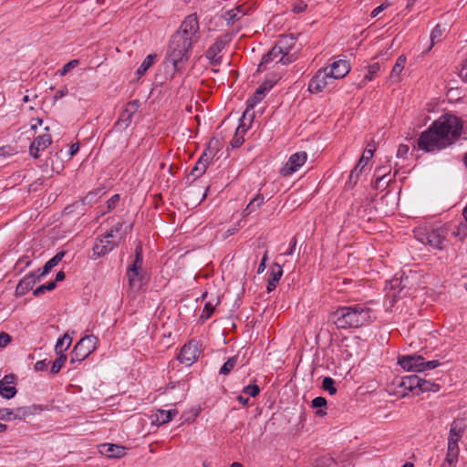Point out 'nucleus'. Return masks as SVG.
I'll list each match as a JSON object with an SVG mask.
<instances>
[{
  "instance_id": "nucleus-19",
  "label": "nucleus",
  "mask_w": 467,
  "mask_h": 467,
  "mask_svg": "<svg viewBox=\"0 0 467 467\" xmlns=\"http://www.w3.org/2000/svg\"><path fill=\"white\" fill-rule=\"evenodd\" d=\"M30 414L28 408L20 407L14 410L7 408L0 409V420H24Z\"/></svg>"
},
{
  "instance_id": "nucleus-52",
  "label": "nucleus",
  "mask_w": 467,
  "mask_h": 467,
  "mask_svg": "<svg viewBox=\"0 0 467 467\" xmlns=\"http://www.w3.org/2000/svg\"><path fill=\"white\" fill-rule=\"evenodd\" d=\"M237 231H238V228L235 226H233L222 234V238L225 239V238L234 234Z\"/></svg>"
},
{
  "instance_id": "nucleus-50",
  "label": "nucleus",
  "mask_w": 467,
  "mask_h": 467,
  "mask_svg": "<svg viewBox=\"0 0 467 467\" xmlns=\"http://www.w3.org/2000/svg\"><path fill=\"white\" fill-rule=\"evenodd\" d=\"M47 368V363L46 360H39L35 364L36 371H44Z\"/></svg>"
},
{
  "instance_id": "nucleus-5",
  "label": "nucleus",
  "mask_w": 467,
  "mask_h": 467,
  "mask_svg": "<svg viewBox=\"0 0 467 467\" xmlns=\"http://www.w3.org/2000/svg\"><path fill=\"white\" fill-rule=\"evenodd\" d=\"M132 223L119 222L96 241L93 246V258L97 259L112 251L114 247L131 231Z\"/></svg>"
},
{
  "instance_id": "nucleus-55",
  "label": "nucleus",
  "mask_w": 467,
  "mask_h": 467,
  "mask_svg": "<svg viewBox=\"0 0 467 467\" xmlns=\"http://www.w3.org/2000/svg\"><path fill=\"white\" fill-rule=\"evenodd\" d=\"M387 7V5H379L378 7H376L372 12H371V16L372 17H376L380 12H382L385 8Z\"/></svg>"
},
{
  "instance_id": "nucleus-10",
  "label": "nucleus",
  "mask_w": 467,
  "mask_h": 467,
  "mask_svg": "<svg viewBox=\"0 0 467 467\" xmlns=\"http://www.w3.org/2000/svg\"><path fill=\"white\" fill-rule=\"evenodd\" d=\"M335 79L326 69L319 70L312 78L308 84V90L311 93H320L334 85Z\"/></svg>"
},
{
  "instance_id": "nucleus-54",
  "label": "nucleus",
  "mask_w": 467,
  "mask_h": 467,
  "mask_svg": "<svg viewBox=\"0 0 467 467\" xmlns=\"http://www.w3.org/2000/svg\"><path fill=\"white\" fill-rule=\"evenodd\" d=\"M243 142H244V138L238 137L236 135L235 138L232 140L231 145L233 148H237V147L241 146Z\"/></svg>"
},
{
  "instance_id": "nucleus-11",
  "label": "nucleus",
  "mask_w": 467,
  "mask_h": 467,
  "mask_svg": "<svg viewBox=\"0 0 467 467\" xmlns=\"http://www.w3.org/2000/svg\"><path fill=\"white\" fill-rule=\"evenodd\" d=\"M307 154L305 151H299L292 154L285 165L280 170L282 176H290L297 171L306 161Z\"/></svg>"
},
{
  "instance_id": "nucleus-39",
  "label": "nucleus",
  "mask_w": 467,
  "mask_h": 467,
  "mask_svg": "<svg viewBox=\"0 0 467 467\" xmlns=\"http://www.w3.org/2000/svg\"><path fill=\"white\" fill-rule=\"evenodd\" d=\"M335 381L331 378H325L322 383V387L325 390L328 391L331 395L337 393V389L334 386Z\"/></svg>"
},
{
  "instance_id": "nucleus-62",
  "label": "nucleus",
  "mask_w": 467,
  "mask_h": 467,
  "mask_svg": "<svg viewBox=\"0 0 467 467\" xmlns=\"http://www.w3.org/2000/svg\"><path fill=\"white\" fill-rule=\"evenodd\" d=\"M42 123H43V120L41 119H36V123L31 124V129L36 130L37 128V126H41Z\"/></svg>"
},
{
  "instance_id": "nucleus-13",
  "label": "nucleus",
  "mask_w": 467,
  "mask_h": 467,
  "mask_svg": "<svg viewBox=\"0 0 467 467\" xmlns=\"http://www.w3.org/2000/svg\"><path fill=\"white\" fill-rule=\"evenodd\" d=\"M200 352L198 343L192 341L182 348L178 358L181 363L191 366L198 359Z\"/></svg>"
},
{
  "instance_id": "nucleus-12",
  "label": "nucleus",
  "mask_w": 467,
  "mask_h": 467,
  "mask_svg": "<svg viewBox=\"0 0 467 467\" xmlns=\"http://www.w3.org/2000/svg\"><path fill=\"white\" fill-rule=\"evenodd\" d=\"M227 36L218 38L206 51L205 57L212 65H218L222 62V51L227 46Z\"/></svg>"
},
{
  "instance_id": "nucleus-42",
  "label": "nucleus",
  "mask_w": 467,
  "mask_h": 467,
  "mask_svg": "<svg viewBox=\"0 0 467 467\" xmlns=\"http://www.w3.org/2000/svg\"><path fill=\"white\" fill-rule=\"evenodd\" d=\"M16 153V150L10 145L0 147V156L7 157L15 155Z\"/></svg>"
},
{
  "instance_id": "nucleus-26",
  "label": "nucleus",
  "mask_w": 467,
  "mask_h": 467,
  "mask_svg": "<svg viewBox=\"0 0 467 467\" xmlns=\"http://www.w3.org/2000/svg\"><path fill=\"white\" fill-rule=\"evenodd\" d=\"M219 147H220V144L217 140H210L208 147L203 151L201 158L203 159V161H206L209 163H211L213 161V160L214 159L216 153L218 152Z\"/></svg>"
},
{
  "instance_id": "nucleus-18",
  "label": "nucleus",
  "mask_w": 467,
  "mask_h": 467,
  "mask_svg": "<svg viewBox=\"0 0 467 467\" xmlns=\"http://www.w3.org/2000/svg\"><path fill=\"white\" fill-rule=\"evenodd\" d=\"M39 275L30 273L19 281L16 288V296H22L26 295L40 280Z\"/></svg>"
},
{
  "instance_id": "nucleus-16",
  "label": "nucleus",
  "mask_w": 467,
  "mask_h": 467,
  "mask_svg": "<svg viewBox=\"0 0 467 467\" xmlns=\"http://www.w3.org/2000/svg\"><path fill=\"white\" fill-rule=\"evenodd\" d=\"M52 143L51 135L48 133L36 137L29 147V153L35 159L39 157V153L45 150Z\"/></svg>"
},
{
  "instance_id": "nucleus-49",
  "label": "nucleus",
  "mask_w": 467,
  "mask_h": 467,
  "mask_svg": "<svg viewBox=\"0 0 467 467\" xmlns=\"http://www.w3.org/2000/svg\"><path fill=\"white\" fill-rule=\"evenodd\" d=\"M135 254H136V259H135L134 264L142 265V248H141V246H140V245L137 246V248L135 250Z\"/></svg>"
},
{
  "instance_id": "nucleus-57",
  "label": "nucleus",
  "mask_w": 467,
  "mask_h": 467,
  "mask_svg": "<svg viewBox=\"0 0 467 467\" xmlns=\"http://www.w3.org/2000/svg\"><path fill=\"white\" fill-rule=\"evenodd\" d=\"M296 238H293V239L291 240V247L289 248V251H288V252L285 253V255H291V254H293L294 250H295V248H296Z\"/></svg>"
},
{
  "instance_id": "nucleus-8",
  "label": "nucleus",
  "mask_w": 467,
  "mask_h": 467,
  "mask_svg": "<svg viewBox=\"0 0 467 467\" xmlns=\"http://www.w3.org/2000/svg\"><path fill=\"white\" fill-rule=\"evenodd\" d=\"M99 339L97 337L93 335L83 337L73 348L70 362L74 363L84 360L97 349Z\"/></svg>"
},
{
  "instance_id": "nucleus-6",
  "label": "nucleus",
  "mask_w": 467,
  "mask_h": 467,
  "mask_svg": "<svg viewBox=\"0 0 467 467\" xmlns=\"http://www.w3.org/2000/svg\"><path fill=\"white\" fill-rule=\"evenodd\" d=\"M399 365L406 371L423 372L441 365L439 360L425 361L422 356L408 355L399 358Z\"/></svg>"
},
{
  "instance_id": "nucleus-2",
  "label": "nucleus",
  "mask_w": 467,
  "mask_h": 467,
  "mask_svg": "<svg viewBox=\"0 0 467 467\" xmlns=\"http://www.w3.org/2000/svg\"><path fill=\"white\" fill-rule=\"evenodd\" d=\"M200 39V25L195 14L189 15L173 34L169 51V58L178 70L180 64L188 60L192 46Z\"/></svg>"
},
{
  "instance_id": "nucleus-45",
  "label": "nucleus",
  "mask_w": 467,
  "mask_h": 467,
  "mask_svg": "<svg viewBox=\"0 0 467 467\" xmlns=\"http://www.w3.org/2000/svg\"><path fill=\"white\" fill-rule=\"evenodd\" d=\"M78 65V61L76 59L71 60L68 63L65 64L61 70V76L66 75L67 72H69L71 69H73Z\"/></svg>"
},
{
  "instance_id": "nucleus-20",
  "label": "nucleus",
  "mask_w": 467,
  "mask_h": 467,
  "mask_svg": "<svg viewBox=\"0 0 467 467\" xmlns=\"http://www.w3.org/2000/svg\"><path fill=\"white\" fill-rule=\"evenodd\" d=\"M99 451L109 458H121L126 454V448L120 445L106 443L100 446Z\"/></svg>"
},
{
  "instance_id": "nucleus-35",
  "label": "nucleus",
  "mask_w": 467,
  "mask_h": 467,
  "mask_svg": "<svg viewBox=\"0 0 467 467\" xmlns=\"http://www.w3.org/2000/svg\"><path fill=\"white\" fill-rule=\"evenodd\" d=\"M218 302H219L218 299H216V302L214 304H213L212 302H207L203 307L202 313L201 315V318L203 320L208 319L213 313Z\"/></svg>"
},
{
  "instance_id": "nucleus-53",
  "label": "nucleus",
  "mask_w": 467,
  "mask_h": 467,
  "mask_svg": "<svg viewBox=\"0 0 467 467\" xmlns=\"http://www.w3.org/2000/svg\"><path fill=\"white\" fill-rule=\"evenodd\" d=\"M68 90L67 88H63L59 90H57L54 96V99L55 100H57L63 97H65L67 94Z\"/></svg>"
},
{
  "instance_id": "nucleus-38",
  "label": "nucleus",
  "mask_w": 467,
  "mask_h": 467,
  "mask_svg": "<svg viewBox=\"0 0 467 467\" xmlns=\"http://www.w3.org/2000/svg\"><path fill=\"white\" fill-rule=\"evenodd\" d=\"M453 235L460 240H463L465 237H467V222L460 223L453 232Z\"/></svg>"
},
{
  "instance_id": "nucleus-51",
  "label": "nucleus",
  "mask_w": 467,
  "mask_h": 467,
  "mask_svg": "<svg viewBox=\"0 0 467 467\" xmlns=\"http://www.w3.org/2000/svg\"><path fill=\"white\" fill-rule=\"evenodd\" d=\"M409 151V147L407 145L401 144L399 146L397 155L399 157H404L407 155Z\"/></svg>"
},
{
  "instance_id": "nucleus-47",
  "label": "nucleus",
  "mask_w": 467,
  "mask_h": 467,
  "mask_svg": "<svg viewBox=\"0 0 467 467\" xmlns=\"http://www.w3.org/2000/svg\"><path fill=\"white\" fill-rule=\"evenodd\" d=\"M119 202V195L114 194L108 202H107V207L108 211H110L116 207L118 202Z\"/></svg>"
},
{
  "instance_id": "nucleus-4",
  "label": "nucleus",
  "mask_w": 467,
  "mask_h": 467,
  "mask_svg": "<svg viewBox=\"0 0 467 467\" xmlns=\"http://www.w3.org/2000/svg\"><path fill=\"white\" fill-rule=\"evenodd\" d=\"M296 46V39L291 36H282L275 46L265 54L258 66V70H264L276 65H287L295 59L292 53Z\"/></svg>"
},
{
  "instance_id": "nucleus-58",
  "label": "nucleus",
  "mask_w": 467,
  "mask_h": 467,
  "mask_svg": "<svg viewBox=\"0 0 467 467\" xmlns=\"http://www.w3.org/2000/svg\"><path fill=\"white\" fill-rule=\"evenodd\" d=\"M46 286L45 285H39L35 291H34V295L36 296H39V295H42L46 292Z\"/></svg>"
},
{
  "instance_id": "nucleus-34",
  "label": "nucleus",
  "mask_w": 467,
  "mask_h": 467,
  "mask_svg": "<svg viewBox=\"0 0 467 467\" xmlns=\"http://www.w3.org/2000/svg\"><path fill=\"white\" fill-rule=\"evenodd\" d=\"M244 15V11L240 7L235 9L229 10L225 14V19L229 22H234L235 20L240 19Z\"/></svg>"
},
{
  "instance_id": "nucleus-30",
  "label": "nucleus",
  "mask_w": 467,
  "mask_h": 467,
  "mask_svg": "<svg viewBox=\"0 0 467 467\" xmlns=\"http://www.w3.org/2000/svg\"><path fill=\"white\" fill-rule=\"evenodd\" d=\"M209 164L210 163L208 161H203V159L200 157V159L192 168L190 175L193 177V180H195L196 178L200 177L205 172Z\"/></svg>"
},
{
  "instance_id": "nucleus-63",
  "label": "nucleus",
  "mask_w": 467,
  "mask_h": 467,
  "mask_svg": "<svg viewBox=\"0 0 467 467\" xmlns=\"http://www.w3.org/2000/svg\"><path fill=\"white\" fill-rule=\"evenodd\" d=\"M237 400H238V401H239L241 404H243V405H247V404H248V402H249V400H248L247 398H244V397H243V396H241V395L237 397Z\"/></svg>"
},
{
  "instance_id": "nucleus-44",
  "label": "nucleus",
  "mask_w": 467,
  "mask_h": 467,
  "mask_svg": "<svg viewBox=\"0 0 467 467\" xmlns=\"http://www.w3.org/2000/svg\"><path fill=\"white\" fill-rule=\"evenodd\" d=\"M442 31V28L439 25L433 28V30L431 33V40L432 45H434L435 41L441 36Z\"/></svg>"
},
{
  "instance_id": "nucleus-43",
  "label": "nucleus",
  "mask_w": 467,
  "mask_h": 467,
  "mask_svg": "<svg viewBox=\"0 0 467 467\" xmlns=\"http://www.w3.org/2000/svg\"><path fill=\"white\" fill-rule=\"evenodd\" d=\"M12 342V337L6 332L0 333V349L5 348Z\"/></svg>"
},
{
  "instance_id": "nucleus-33",
  "label": "nucleus",
  "mask_w": 467,
  "mask_h": 467,
  "mask_svg": "<svg viewBox=\"0 0 467 467\" xmlns=\"http://www.w3.org/2000/svg\"><path fill=\"white\" fill-rule=\"evenodd\" d=\"M58 358L53 362L50 372L57 374L60 371L65 362L67 361V356L65 354H57Z\"/></svg>"
},
{
  "instance_id": "nucleus-36",
  "label": "nucleus",
  "mask_w": 467,
  "mask_h": 467,
  "mask_svg": "<svg viewBox=\"0 0 467 467\" xmlns=\"http://www.w3.org/2000/svg\"><path fill=\"white\" fill-rule=\"evenodd\" d=\"M265 198L262 195L255 196L247 205L245 211L252 213L264 203Z\"/></svg>"
},
{
  "instance_id": "nucleus-15",
  "label": "nucleus",
  "mask_w": 467,
  "mask_h": 467,
  "mask_svg": "<svg viewBox=\"0 0 467 467\" xmlns=\"http://www.w3.org/2000/svg\"><path fill=\"white\" fill-rule=\"evenodd\" d=\"M326 71L333 77L335 80L343 78L350 71V65L347 60H337L329 67H325Z\"/></svg>"
},
{
  "instance_id": "nucleus-40",
  "label": "nucleus",
  "mask_w": 467,
  "mask_h": 467,
  "mask_svg": "<svg viewBox=\"0 0 467 467\" xmlns=\"http://www.w3.org/2000/svg\"><path fill=\"white\" fill-rule=\"evenodd\" d=\"M379 71V64L374 63L368 67V73L364 77V80L371 81L374 76Z\"/></svg>"
},
{
  "instance_id": "nucleus-1",
  "label": "nucleus",
  "mask_w": 467,
  "mask_h": 467,
  "mask_svg": "<svg viewBox=\"0 0 467 467\" xmlns=\"http://www.w3.org/2000/svg\"><path fill=\"white\" fill-rule=\"evenodd\" d=\"M462 121L453 115H442L421 133L418 146L425 151L446 149L454 144L462 136Z\"/></svg>"
},
{
  "instance_id": "nucleus-14",
  "label": "nucleus",
  "mask_w": 467,
  "mask_h": 467,
  "mask_svg": "<svg viewBox=\"0 0 467 467\" xmlns=\"http://www.w3.org/2000/svg\"><path fill=\"white\" fill-rule=\"evenodd\" d=\"M16 377L14 374L5 375L0 379V395L5 399H11L16 396Z\"/></svg>"
},
{
  "instance_id": "nucleus-59",
  "label": "nucleus",
  "mask_w": 467,
  "mask_h": 467,
  "mask_svg": "<svg viewBox=\"0 0 467 467\" xmlns=\"http://www.w3.org/2000/svg\"><path fill=\"white\" fill-rule=\"evenodd\" d=\"M138 108V101H132L128 105L127 110L130 109V112L133 113L135 110H137Z\"/></svg>"
},
{
  "instance_id": "nucleus-41",
  "label": "nucleus",
  "mask_w": 467,
  "mask_h": 467,
  "mask_svg": "<svg viewBox=\"0 0 467 467\" xmlns=\"http://www.w3.org/2000/svg\"><path fill=\"white\" fill-rule=\"evenodd\" d=\"M259 387L257 385H248L244 388L243 392L251 397H256L259 394Z\"/></svg>"
},
{
  "instance_id": "nucleus-28",
  "label": "nucleus",
  "mask_w": 467,
  "mask_h": 467,
  "mask_svg": "<svg viewBox=\"0 0 467 467\" xmlns=\"http://www.w3.org/2000/svg\"><path fill=\"white\" fill-rule=\"evenodd\" d=\"M72 343V337L66 333L64 336L57 339L56 346H55V351L57 354H64V352L70 347Z\"/></svg>"
},
{
  "instance_id": "nucleus-17",
  "label": "nucleus",
  "mask_w": 467,
  "mask_h": 467,
  "mask_svg": "<svg viewBox=\"0 0 467 467\" xmlns=\"http://www.w3.org/2000/svg\"><path fill=\"white\" fill-rule=\"evenodd\" d=\"M127 275L129 285L131 289L139 290L141 288L143 285V275L140 265L133 264L131 266H130Z\"/></svg>"
},
{
  "instance_id": "nucleus-23",
  "label": "nucleus",
  "mask_w": 467,
  "mask_h": 467,
  "mask_svg": "<svg viewBox=\"0 0 467 467\" xmlns=\"http://www.w3.org/2000/svg\"><path fill=\"white\" fill-rule=\"evenodd\" d=\"M273 84H267L265 83L262 86H260L255 92L254 93L253 97H251L247 101V109H254V106L259 103L265 97V93L272 88ZM245 111L244 113H246ZM245 114H244V116Z\"/></svg>"
},
{
  "instance_id": "nucleus-7",
  "label": "nucleus",
  "mask_w": 467,
  "mask_h": 467,
  "mask_svg": "<svg viewBox=\"0 0 467 467\" xmlns=\"http://www.w3.org/2000/svg\"><path fill=\"white\" fill-rule=\"evenodd\" d=\"M464 431V427L459 422L453 421L451 425L450 433L448 437L446 462L451 466L454 464L459 457V441L461 440Z\"/></svg>"
},
{
  "instance_id": "nucleus-56",
  "label": "nucleus",
  "mask_w": 467,
  "mask_h": 467,
  "mask_svg": "<svg viewBox=\"0 0 467 467\" xmlns=\"http://www.w3.org/2000/svg\"><path fill=\"white\" fill-rule=\"evenodd\" d=\"M79 150V146L78 143H73L69 148V155L73 156L75 155Z\"/></svg>"
},
{
  "instance_id": "nucleus-46",
  "label": "nucleus",
  "mask_w": 467,
  "mask_h": 467,
  "mask_svg": "<svg viewBox=\"0 0 467 467\" xmlns=\"http://www.w3.org/2000/svg\"><path fill=\"white\" fill-rule=\"evenodd\" d=\"M307 5L304 2H298L294 5L292 11L296 14L304 13L306 10Z\"/></svg>"
},
{
  "instance_id": "nucleus-32",
  "label": "nucleus",
  "mask_w": 467,
  "mask_h": 467,
  "mask_svg": "<svg viewBox=\"0 0 467 467\" xmlns=\"http://www.w3.org/2000/svg\"><path fill=\"white\" fill-rule=\"evenodd\" d=\"M419 389L421 392L431 391L436 392L440 389V386L435 382L421 379Z\"/></svg>"
},
{
  "instance_id": "nucleus-37",
  "label": "nucleus",
  "mask_w": 467,
  "mask_h": 467,
  "mask_svg": "<svg viewBox=\"0 0 467 467\" xmlns=\"http://www.w3.org/2000/svg\"><path fill=\"white\" fill-rule=\"evenodd\" d=\"M237 358L232 357L228 358V360L223 365V367L220 369V373L223 375H228L234 366L236 365Z\"/></svg>"
},
{
  "instance_id": "nucleus-61",
  "label": "nucleus",
  "mask_w": 467,
  "mask_h": 467,
  "mask_svg": "<svg viewBox=\"0 0 467 467\" xmlns=\"http://www.w3.org/2000/svg\"><path fill=\"white\" fill-rule=\"evenodd\" d=\"M47 291H51L56 287V282H48L47 285H45Z\"/></svg>"
},
{
  "instance_id": "nucleus-22",
  "label": "nucleus",
  "mask_w": 467,
  "mask_h": 467,
  "mask_svg": "<svg viewBox=\"0 0 467 467\" xmlns=\"http://www.w3.org/2000/svg\"><path fill=\"white\" fill-rule=\"evenodd\" d=\"M177 414L178 410L175 409L169 410H158L152 415V422L157 425H162L170 422Z\"/></svg>"
},
{
  "instance_id": "nucleus-64",
  "label": "nucleus",
  "mask_w": 467,
  "mask_h": 467,
  "mask_svg": "<svg viewBox=\"0 0 467 467\" xmlns=\"http://www.w3.org/2000/svg\"><path fill=\"white\" fill-rule=\"evenodd\" d=\"M265 262H262L260 263L259 266H258V274H261L265 271Z\"/></svg>"
},
{
  "instance_id": "nucleus-9",
  "label": "nucleus",
  "mask_w": 467,
  "mask_h": 467,
  "mask_svg": "<svg viewBox=\"0 0 467 467\" xmlns=\"http://www.w3.org/2000/svg\"><path fill=\"white\" fill-rule=\"evenodd\" d=\"M414 235L422 244L441 250L444 247L445 234L441 229L417 228Z\"/></svg>"
},
{
  "instance_id": "nucleus-25",
  "label": "nucleus",
  "mask_w": 467,
  "mask_h": 467,
  "mask_svg": "<svg viewBox=\"0 0 467 467\" xmlns=\"http://www.w3.org/2000/svg\"><path fill=\"white\" fill-rule=\"evenodd\" d=\"M282 275H283L282 267L278 264H275L272 266L271 275H270V278H269L268 284H267V291L268 292L273 291L276 287V285L279 282Z\"/></svg>"
},
{
  "instance_id": "nucleus-31",
  "label": "nucleus",
  "mask_w": 467,
  "mask_h": 467,
  "mask_svg": "<svg viewBox=\"0 0 467 467\" xmlns=\"http://www.w3.org/2000/svg\"><path fill=\"white\" fill-rule=\"evenodd\" d=\"M156 56L148 55L137 69V74L142 76L154 64Z\"/></svg>"
},
{
  "instance_id": "nucleus-21",
  "label": "nucleus",
  "mask_w": 467,
  "mask_h": 467,
  "mask_svg": "<svg viewBox=\"0 0 467 467\" xmlns=\"http://www.w3.org/2000/svg\"><path fill=\"white\" fill-rule=\"evenodd\" d=\"M407 58L404 55H400L392 67L389 74V80L392 83H398L401 80V74L405 68Z\"/></svg>"
},
{
  "instance_id": "nucleus-29",
  "label": "nucleus",
  "mask_w": 467,
  "mask_h": 467,
  "mask_svg": "<svg viewBox=\"0 0 467 467\" xmlns=\"http://www.w3.org/2000/svg\"><path fill=\"white\" fill-rule=\"evenodd\" d=\"M65 256V252H59L57 253L54 257H52L50 260H48L44 267L42 272L39 274V276L42 277L49 273V271L55 267Z\"/></svg>"
},
{
  "instance_id": "nucleus-60",
  "label": "nucleus",
  "mask_w": 467,
  "mask_h": 467,
  "mask_svg": "<svg viewBox=\"0 0 467 467\" xmlns=\"http://www.w3.org/2000/svg\"><path fill=\"white\" fill-rule=\"evenodd\" d=\"M65 279V273L62 272V271H59L57 273V275H56V281L55 282H59V281H62Z\"/></svg>"
},
{
  "instance_id": "nucleus-27",
  "label": "nucleus",
  "mask_w": 467,
  "mask_h": 467,
  "mask_svg": "<svg viewBox=\"0 0 467 467\" xmlns=\"http://www.w3.org/2000/svg\"><path fill=\"white\" fill-rule=\"evenodd\" d=\"M420 382L421 379L420 377L411 375L402 378L400 386L409 390H415L420 388Z\"/></svg>"
},
{
  "instance_id": "nucleus-3",
  "label": "nucleus",
  "mask_w": 467,
  "mask_h": 467,
  "mask_svg": "<svg viewBox=\"0 0 467 467\" xmlns=\"http://www.w3.org/2000/svg\"><path fill=\"white\" fill-rule=\"evenodd\" d=\"M375 318L374 311L367 304L341 306L330 315V319L339 328L360 327Z\"/></svg>"
},
{
  "instance_id": "nucleus-48",
  "label": "nucleus",
  "mask_w": 467,
  "mask_h": 467,
  "mask_svg": "<svg viewBox=\"0 0 467 467\" xmlns=\"http://www.w3.org/2000/svg\"><path fill=\"white\" fill-rule=\"evenodd\" d=\"M327 405V400L323 397H317L312 400V406L314 408H322Z\"/></svg>"
},
{
  "instance_id": "nucleus-24",
  "label": "nucleus",
  "mask_w": 467,
  "mask_h": 467,
  "mask_svg": "<svg viewBox=\"0 0 467 467\" xmlns=\"http://www.w3.org/2000/svg\"><path fill=\"white\" fill-rule=\"evenodd\" d=\"M374 150L375 148L372 147L363 151L362 156L360 157L358 164L350 173V179H352L354 176H358V173L363 170V168L368 164L369 160L373 157Z\"/></svg>"
}]
</instances>
